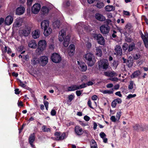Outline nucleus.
<instances>
[{
	"label": "nucleus",
	"mask_w": 148,
	"mask_h": 148,
	"mask_svg": "<svg viewBox=\"0 0 148 148\" xmlns=\"http://www.w3.org/2000/svg\"><path fill=\"white\" fill-rule=\"evenodd\" d=\"M96 50V55L99 56H101L102 55V51L101 47H97Z\"/></svg>",
	"instance_id": "nucleus-33"
},
{
	"label": "nucleus",
	"mask_w": 148,
	"mask_h": 148,
	"mask_svg": "<svg viewBox=\"0 0 148 148\" xmlns=\"http://www.w3.org/2000/svg\"><path fill=\"white\" fill-rule=\"evenodd\" d=\"M48 57L46 56H43L40 57V61L41 65L44 66L48 62Z\"/></svg>",
	"instance_id": "nucleus-15"
},
{
	"label": "nucleus",
	"mask_w": 148,
	"mask_h": 148,
	"mask_svg": "<svg viewBox=\"0 0 148 148\" xmlns=\"http://www.w3.org/2000/svg\"><path fill=\"white\" fill-rule=\"evenodd\" d=\"M66 137V134L65 133L63 132L61 133V132H60V136L58 138V140H62L65 139Z\"/></svg>",
	"instance_id": "nucleus-35"
},
{
	"label": "nucleus",
	"mask_w": 148,
	"mask_h": 148,
	"mask_svg": "<svg viewBox=\"0 0 148 148\" xmlns=\"http://www.w3.org/2000/svg\"><path fill=\"white\" fill-rule=\"evenodd\" d=\"M135 47V44L134 43H132L129 46L128 51H132Z\"/></svg>",
	"instance_id": "nucleus-37"
},
{
	"label": "nucleus",
	"mask_w": 148,
	"mask_h": 148,
	"mask_svg": "<svg viewBox=\"0 0 148 148\" xmlns=\"http://www.w3.org/2000/svg\"><path fill=\"white\" fill-rule=\"evenodd\" d=\"M40 31L38 29L35 30L32 32V37L34 39H36L38 38L40 35Z\"/></svg>",
	"instance_id": "nucleus-23"
},
{
	"label": "nucleus",
	"mask_w": 148,
	"mask_h": 148,
	"mask_svg": "<svg viewBox=\"0 0 148 148\" xmlns=\"http://www.w3.org/2000/svg\"><path fill=\"white\" fill-rule=\"evenodd\" d=\"M110 119L113 122H115L116 121H118L116 118L115 116H111L110 118Z\"/></svg>",
	"instance_id": "nucleus-50"
},
{
	"label": "nucleus",
	"mask_w": 148,
	"mask_h": 148,
	"mask_svg": "<svg viewBox=\"0 0 148 148\" xmlns=\"http://www.w3.org/2000/svg\"><path fill=\"white\" fill-rule=\"evenodd\" d=\"M135 86L136 85L134 82L132 81H130L128 86V89L130 90L133 89L134 91L136 89Z\"/></svg>",
	"instance_id": "nucleus-31"
},
{
	"label": "nucleus",
	"mask_w": 148,
	"mask_h": 148,
	"mask_svg": "<svg viewBox=\"0 0 148 148\" xmlns=\"http://www.w3.org/2000/svg\"><path fill=\"white\" fill-rule=\"evenodd\" d=\"M90 148H98L97 145L96 141L94 140H92L90 141Z\"/></svg>",
	"instance_id": "nucleus-32"
},
{
	"label": "nucleus",
	"mask_w": 148,
	"mask_h": 148,
	"mask_svg": "<svg viewBox=\"0 0 148 148\" xmlns=\"http://www.w3.org/2000/svg\"><path fill=\"white\" fill-rule=\"evenodd\" d=\"M115 94L116 95L120 97H121L122 96V95L121 94L120 91H118L116 92L115 93Z\"/></svg>",
	"instance_id": "nucleus-64"
},
{
	"label": "nucleus",
	"mask_w": 148,
	"mask_h": 148,
	"mask_svg": "<svg viewBox=\"0 0 148 148\" xmlns=\"http://www.w3.org/2000/svg\"><path fill=\"white\" fill-rule=\"evenodd\" d=\"M83 90H77L76 91V93L77 95L78 96H79L82 93Z\"/></svg>",
	"instance_id": "nucleus-48"
},
{
	"label": "nucleus",
	"mask_w": 148,
	"mask_h": 148,
	"mask_svg": "<svg viewBox=\"0 0 148 148\" xmlns=\"http://www.w3.org/2000/svg\"><path fill=\"white\" fill-rule=\"evenodd\" d=\"M140 127V125H136L133 127L134 129L135 130H138Z\"/></svg>",
	"instance_id": "nucleus-51"
},
{
	"label": "nucleus",
	"mask_w": 148,
	"mask_h": 148,
	"mask_svg": "<svg viewBox=\"0 0 148 148\" xmlns=\"http://www.w3.org/2000/svg\"><path fill=\"white\" fill-rule=\"evenodd\" d=\"M84 57L87 61L89 66H91L94 64V56L92 54L90 53H88L84 55Z\"/></svg>",
	"instance_id": "nucleus-3"
},
{
	"label": "nucleus",
	"mask_w": 148,
	"mask_h": 148,
	"mask_svg": "<svg viewBox=\"0 0 148 148\" xmlns=\"http://www.w3.org/2000/svg\"><path fill=\"white\" fill-rule=\"evenodd\" d=\"M121 116V112H119L117 113L116 115V117L118 121L119 120V119Z\"/></svg>",
	"instance_id": "nucleus-49"
},
{
	"label": "nucleus",
	"mask_w": 148,
	"mask_h": 148,
	"mask_svg": "<svg viewBox=\"0 0 148 148\" xmlns=\"http://www.w3.org/2000/svg\"><path fill=\"white\" fill-rule=\"evenodd\" d=\"M104 5V3L101 2H98L96 4L97 7L99 9L103 8Z\"/></svg>",
	"instance_id": "nucleus-39"
},
{
	"label": "nucleus",
	"mask_w": 148,
	"mask_h": 148,
	"mask_svg": "<svg viewBox=\"0 0 148 148\" xmlns=\"http://www.w3.org/2000/svg\"><path fill=\"white\" fill-rule=\"evenodd\" d=\"M105 9L107 11L110 12L114 10L115 7L113 5H109L106 6L105 8Z\"/></svg>",
	"instance_id": "nucleus-30"
},
{
	"label": "nucleus",
	"mask_w": 148,
	"mask_h": 148,
	"mask_svg": "<svg viewBox=\"0 0 148 148\" xmlns=\"http://www.w3.org/2000/svg\"><path fill=\"white\" fill-rule=\"evenodd\" d=\"M77 63L79 65V69L82 71H85L87 69V67L84 63H80L79 61H77Z\"/></svg>",
	"instance_id": "nucleus-21"
},
{
	"label": "nucleus",
	"mask_w": 148,
	"mask_h": 148,
	"mask_svg": "<svg viewBox=\"0 0 148 148\" xmlns=\"http://www.w3.org/2000/svg\"><path fill=\"white\" fill-rule=\"evenodd\" d=\"M141 74V72L139 71H136L134 72L132 74L131 77L132 78L137 77L140 76V75Z\"/></svg>",
	"instance_id": "nucleus-29"
},
{
	"label": "nucleus",
	"mask_w": 148,
	"mask_h": 148,
	"mask_svg": "<svg viewBox=\"0 0 148 148\" xmlns=\"http://www.w3.org/2000/svg\"><path fill=\"white\" fill-rule=\"evenodd\" d=\"M100 30L103 34H106L109 32L110 27L108 25L103 24L100 27Z\"/></svg>",
	"instance_id": "nucleus-7"
},
{
	"label": "nucleus",
	"mask_w": 148,
	"mask_h": 148,
	"mask_svg": "<svg viewBox=\"0 0 148 148\" xmlns=\"http://www.w3.org/2000/svg\"><path fill=\"white\" fill-rule=\"evenodd\" d=\"M99 135L100 137L102 138H105V137L106 136V134L103 132H101Z\"/></svg>",
	"instance_id": "nucleus-54"
},
{
	"label": "nucleus",
	"mask_w": 148,
	"mask_h": 148,
	"mask_svg": "<svg viewBox=\"0 0 148 148\" xmlns=\"http://www.w3.org/2000/svg\"><path fill=\"white\" fill-rule=\"evenodd\" d=\"M117 103L116 102V101L115 100H114L112 103L111 106L113 108L115 107Z\"/></svg>",
	"instance_id": "nucleus-53"
},
{
	"label": "nucleus",
	"mask_w": 148,
	"mask_h": 148,
	"mask_svg": "<svg viewBox=\"0 0 148 148\" xmlns=\"http://www.w3.org/2000/svg\"><path fill=\"white\" fill-rule=\"evenodd\" d=\"M104 75L106 76L109 77H113L115 76H117V74L114 71H108L105 72L104 73Z\"/></svg>",
	"instance_id": "nucleus-20"
},
{
	"label": "nucleus",
	"mask_w": 148,
	"mask_h": 148,
	"mask_svg": "<svg viewBox=\"0 0 148 148\" xmlns=\"http://www.w3.org/2000/svg\"><path fill=\"white\" fill-rule=\"evenodd\" d=\"M20 86L23 88H25L26 86V85L24 84L20 80Z\"/></svg>",
	"instance_id": "nucleus-58"
},
{
	"label": "nucleus",
	"mask_w": 148,
	"mask_h": 148,
	"mask_svg": "<svg viewBox=\"0 0 148 148\" xmlns=\"http://www.w3.org/2000/svg\"><path fill=\"white\" fill-rule=\"evenodd\" d=\"M51 58L52 61L55 63H59L61 60V57L58 54L56 53H53Z\"/></svg>",
	"instance_id": "nucleus-6"
},
{
	"label": "nucleus",
	"mask_w": 148,
	"mask_h": 148,
	"mask_svg": "<svg viewBox=\"0 0 148 148\" xmlns=\"http://www.w3.org/2000/svg\"><path fill=\"white\" fill-rule=\"evenodd\" d=\"M75 47L73 44L70 45L69 47L68 54L70 56H72L75 53Z\"/></svg>",
	"instance_id": "nucleus-13"
},
{
	"label": "nucleus",
	"mask_w": 148,
	"mask_h": 148,
	"mask_svg": "<svg viewBox=\"0 0 148 148\" xmlns=\"http://www.w3.org/2000/svg\"><path fill=\"white\" fill-rule=\"evenodd\" d=\"M95 17L96 19L101 21H103L105 20V17L99 13L96 14Z\"/></svg>",
	"instance_id": "nucleus-26"
},
{
	"label": "nucleus",
	"mask_w": 148,
	"mask_h": 148,
	"mask_svg": "<svg viewBox=\"0 0 148 148\" xmlns=\"http://www.w3.org/2000/svg\"><path fill=\"white\" fill-rule=\"evenodd\" d=\"M70 41V36L69 35H67L64 39L63 42V45L65 47H67Z\"/></svg>",
	"instance_id": "nucleus-27"
},
{
	"label": "nucleus",
	"mask_w": 148,
	"mask_h": 148,
	"mask_svg": "<svg viewBox=\"0 0 148 148\" xmlns=\"http://www.w3.org/2000/svg\"><path fill=\"white\" fill-rule=\"evenodd\" d=\"M74 97V96L73 95H71L69 96L68 99L70 102L71 101Z\"/></svg>",
	"instance_id": "nucleus-52"
},
{
	"label": "nucleus",
	"mask_w": 148,
	"mask_h": 148,
	"mask_svg": "<svg viewBox=\"0 0 148 148\" xmlns=\"http://www.w3.org/2000/svg\"><path fill=\"white\" fill-rule=\"evenodd\" d=\"M49 22L48 20H45L42 21L41 23V27L43 29H46L49 27Z\"/></svg>",
	"instance_id": "nucleus-16"
},
{
	"label": "nucleus",
	"mask_w": 148,
	"mask_h": 148,
	"mask_svg": "<svg viewBox=\"0 0 148 148\" xmlns=\"http://www.w3.org/2000/svg\"><path fill=\"white\" fill-rule=\"evenodd\" d=\"M140 57V55L139 53H136L134 54L133 56V58L134 60H137L139 59Z\"/></svg>",
	"instance_id": "nucleus-44"
},
{
	"label": "nucleus",
	"mask_w": 148,
	"mask_h": 148,
	"mask_svg": "<svg viewBox=\"0 0 148 148\" xmlns=\"http://www.w3.org/2000/svg\"><path fill=\"white\" fill-rule=\"evenodd\" d=\"M101 92L104 94H111L113 93V91L112 90H103L101 91Z\"/></svg>",
	"instance_id": "nucleus-42"
},
{
	"label": "nucleus",
	"mask_w": 148,
	"mask_h": 148,
	"mask_svg": "<svg viewBox=\"0 0 148 148\" xmlns=\"http://www.w3.org/2000/svg\"><path fill=\"white\" fill-rule=\"evenodd\" d=\"M115 54L118 55H121L122 53V49L120 46L116 45L114 48Z\"/></svg>",
	"instance_id": "nucleus-12"
},
{
	"label": "nucleus",
	"mask_w": 148,
	"mask_h": 148,
	"mask_svg": "<svg viewBox=\"0 0 148 148\" xmlns=\"http://www.w3.org/2000/svg\"><path fill=\"white\" fill-rule=\"evenodd\" d=\"M13 21V17L11 15H8L4 19L5 24L6 25H10L12 24Z\"/></svg>",
	"instance_id": "nucleus-10"
},
{
	"label": "nucleus",
	"mask_w": 148,
	"mask_h": 148,
	"mask_svg": "<svg viewBox=\"0 0 148 148\" xmlns=\"http://www.w3.org/2000/svg\"><path fill=\"white\" fill-rule=\"evenodd\" d=\"M66 32L64 30L62 29L61 30L59 33V40L60 41H62L65 37Z\"/></svg>",
	"instance_id": "nucleus-18"
},
{
	"label": "nucleus",
	"mask_w": 148,
	"mask_h": 148,
	"mask_svg": "<svg viewBox=\"0 0 148 148\" xmlns=\"http://www.w3.org/2000/svg\"><path fill=\"white\" fill-rule=\"evenodd\" d=\"M109 80L112 81H114V82H117L118 81V78L117 77H112V78H111L109 79Z\"/></svg>",
	"instance_id": "nucleus-56"
},
{
	"label": "nucleus",
	"mask_w": 148,
	"mask_h": 148,
	"mask_svg": "<svg viewBox=\"0 0 148 148\" xmlns=\"http://www.w3.org/2000/svg\"><path fill=\"white\" fill-rule=\"evenodd\" d=\"M4 22V19L2 17H0V26Z\"/></svg>",
	"instance_id": "nucleus-59"
},
{
	"label": "nucleus",
	"mask_w": 148,
	"mask_h": 148,
	"mask_svg": "<svg viewBox=\"0 0 148 148\" xmlns=\"http://www.w3.org/2000/svg\"><path fill=\"white\" fill-rule=\"evenodd\" d=\"M42 130L43 132H48L51 130L50 128H47L46 125H43L42 127Z\"/></svg>",
	"instance_id": "nucleus-38"
},
{
	"label": "nucleus",
	"mask_w": 148,
	"mask_h": 148,
	"mask_svg": "<svg viewBox=\"0 0 148 148\" xmlns=\"http://www.w3.org/2000/svg\"><path fill=\"white\" fill-rule=\"evenodd\" d=\"M147 75V74L146 73H144L143 75L142 76H140L139 77V79H144L146 78V76Z\"/></svg>",
	"instance_id": "nucleus-57"
},
{
	"label": "nucleus",
	"mask_w": 148,
	"mask_h": 148,
	"mask_svg": "<svg viewBox=\"0 0 148 148\" xmlns=\"http://www.w3.org/2000/svg\"><path fill=\"white\" fill-rule=\"evenodd\" d=\"M42 12L45 14L48 13L49 11L48 8L46 6H43L42 8Z\"/></svg>",
	"instance_id": "nucleus-40"
},
{
	"label": "nucleus",
	"mask_w": 148,
	"mask_h": 148,
	"mask_svg": "<svg viewBox=\"0 0 148 148\" xmlns=\"http://www.w3.org/2000/svg\"><path fill=\"white\" fill-rule=\"evenodd\" d=\"M75 27L79 35L82 34L84 33V29L88 31L90 30L88 29V26L85 25L84 23L83 22L76 24Z\"/></svg>",
	"instance_id": "nucleus-1"
},
{
	"label": "nucleus",
	"mask_w": 148,
	"mask_h": 148,
	"mask_svg": "<svg viewBox=\"0 0 148 148\" xmlns=\"http://www.w3.org/2000/svg\"><path fill=\"white\" fill-rule=\"evenodd\" d=\"M53 25L55 28H59L60 25V22L58 20L55 21L53 23Z\"/></svg>",
	"instance_id": "nucleus-34"
},
{
	"label": "nucleus",
	"mask_w": 148,
	"mask_h": 148,
	"mask_svg": "<svg viewBox=\"0 0 148 148\" xmlns=\"http://www.w3.org/2000/svg\"><path fill=\"white\" fill-rule=\"evenodd\" d=\"M40 8V4L38 3H36L32 6L31 11L34 14H37L39 12Z\"/></svg>",
	"instance_id": "nucleus-8"
},
{
	"label": "nucleus",
	"mask_w": 148,
	"mask_h": 148,
	"mask_svg": "<svg viewBox=\"0 0 148 148\" xmlns=\"http://www.w3.org/2000/svg\"><path fill=\"white\" fill-rule=\"evenodd\" d=\"M25 8L24 7L20 6L17 8L16 10V14L19 15L23 14L24 12Z\"/></svg>",
	"instance_id": "nucleus-17"
},
{
	"label": "nucleus",
	"mask_w": 148,
	"mask_h": 148,
	"mask_svg": "<svg viewBox=\"0 0 148 148\" xmlns=\"http://www.w3.org/2000/svg\"><path fill=\"white\" fill-rule=\"evenodd\" d=\"M44 30V34L45 36H48L50 35L52 32V29L50 27H49L43 29Z\"/></svg>",
	"instance_id": "nucleus-25"
},
{
	"label": "nucleus",
	"mask_w": 148,
	"mask_h": 148,
	"mask_svg": "<svg viewBox=\"0 0 148 148\" xmlns=\"http://www.w3.org/2000/svg\"><path fill=\"white\" fill-rule=\"evenodd\" d=\"M128 45L126 43H124L122 47L123 50L125 51L127 50L128 49Z\"/></svg>",
	"instance_id": "nucleus-46"
},
{
	"label": "nucleus",
	"mask_w": 148,
	"mask_h": 148,
	"mask_svg": "<svg viewBox=\"0 0 148 148\" xmlns=\"http://www.w3.org/2000/svg\"><path fill=\"white\" fill-rule=\"evenodd\" d=\"M75 134L78 135H81L83 134L82 128L78 126H76L75 127Z\"/></svg>",
	"instance_id": "nucleus-24"
},
{
	"label": "nucleus",
	"mask_w": 148,
	"mask_h": 148,
	"mask_svg": "<svg viewBox=\"0 0 148 148\" xmlns=\"http://www.w3.org/2000/svg\"><path fill=\"white\" fill-rule=\"evenodd\" d=\"M56 112L55 110L53 109L51 112V114L52 116H54L56 115Z\"/></svg>",
	"instance_id": "nucleus-55"
},
{
	"label": "nucleus",
	"mask_w": 148,
	"mask_h": 148,
	"mask_svg": "<svg viewBox=\"0 0 148 148\" xmlns=\"http://www.w3.org/2000/svg\"><path fill=\"white\" fill-rule=\"evenodd\" d=\"M60 132H56L54 134V135L56 136L55 140H58V138L60 136Z\"/></svg>",
	"instance_id": "nucleus-41"
},
{
	"label": "nucleus",
	"mask_w": 148,
	"mask_h": 148,
	"mask_svg": "<svg viewBox=\"0 0 148 148\" xmlns=\"http://www.w3.org/2000/svg\"><path fill=\"white\" fill-rule=\"evenodd\" d=\"M28 46L31 48L36 49L37 47V45L36 40H32L30 41L28 43Z\"/></svg>",
	"instance_id": "nucleus-22"
},
{
	"label": "nucleus",
	"mask_w": 148,
	"mask_h": 148,
	"mask_svg": "<svg viewBox=\"0 0 148 148\" xmlns=\"http://www.w3.org/2000/svg\"><path fill=\"white\" fill-rule=\"evenodd\" d=\"M30 30V27L26 25L22 30H19V32L21 35L24 36H27L29 34Z\"/></svg>",
	"instance_id": "nucleus-5"
},
{
	"label": "nucleus",
	"mask_w": 148,
	"mask_h": 148,
	"mask_svg": "<svg viewBox=\"0 0 148 148\" xmlns=\"http://www.w3.org/2000/svg\"><path fill=\"white\" fill-rule=\"evenodd\" d=\"M136 96V95L135 94L134 95L129 94V95L127 97V99H130Z\"/></svg>",
	"instance_id": "nucleus-47"
},
{
	"label": "nucleus",
	"mask_w": 148,
	"mask_h": 148,
	"mask_svg": "<svg viewBox=\"0 0 148 148\" xmlns=\"http://www.w3.org/2000/svg\"><path fill=\"white\" fill-rule=\"evenodd\" d=\"M98 62V67L99 69H106L108 68L109 64L107 60H101Z\"/></svg>",
	"instance_id": "nucleus-4"
},
{
	"label": "nucleus",
	"mask_w": 148,
	"mask_h": 148,
	"mask_svg": "<svg viewBox=\"0 0 148 148\" xmlns=\"http://www.w3.org/2000/svg\"><path fill=\"white\" fill-rule=\"evenodd\" d=\"M144 42L146 48H148V34L145 32L143 34L142 32L140 34Z\"/></svg>",
	"instance_id": "nucleus-9"
},
{
	"label": "nucleus",
	"mask_w": 148,
	"mask_h": 148,
	"mask_svg": "<svg viewBox=\"0 0 148 148\" xmlns=\"http://www.w3.org/2000/svg\"><path fill=\"white\" fill-rule=\"evenodd\" d=\"M70 5V3L69 1H66L63 3V5L65 8L69 6Z\"/></svg>",
	"instance_id": "nucleus-45"
},
{
	"label": "nucleus",
	"mask_w": 148,
	"mask_h": 148,
	"mask_svg": "<svg viewBox=\"0 0 148 148\" xmlns=\"http://www.w3.org/2000/svg\"><path fill=\"white\" fill-rule=\"evenodd\" d=\"M84 119L86 121H88L90 120V118L88 116L86 115L84 116Z\"/></svg>",
	"instance_id": "nucleus-60"
},
{
	"label": "nucleus",
	"mask_w": 148,
	"mask_h": 148,
	"mask_svg": "<svg viewBox=\"0 0 148 148\" xmlns=\"http://www.w3.org/2000/svg\"><path fill=\"white\" fill-rule=\"evenodd\" d=\"M38 62V59L34 57L31 60V63L33 65H36Z\"/></svg>",
	"instance_id": "nucleus-36"
},
{
	"label": "nucleus",
	"mask_w": 148,
	"mask_h": 148,
	"mask_svg": "<svg viewBox=\"0 0 148 148\" xmlns=\"http://www.w3.org/2000/svg\"><path fill=\"white\" fill-rule=\"evenodd\" d=\"M78 90V85H72L67 88V90L68 91H73Z\"/></svg>",
	"instance_id": "nucleus-28"
},
{
	"label": "nucleus",
	"mask_w": 148,
	"mask_h": 148,
	"mask_svg": "<svg viewBox=\"0 0 148 148\" xmlns=\"http://www.w3.org/2000/svg\"><path fill=\"white\" fill-rule=\"evenodd\" d=\"M123 13L124 14L126 15L129 16L130 15V12L128 11L124 10L123 11Z\"/></svg>",
	"instance_id": "nucleus-63"
},
{
	"label": "nucleus",
	"mask_w": 148,
	"mask_h": 148,
	"mask_svg": "<svg viewBox=\"0 0 148 148\" xmlns=\"http://www.w3.org/2000/svg\"><path fill=\"white\" fill-rule=\"evenodd\" d=\"M118 65V62L116 61H114L113 63V66H114L115 68L117 67Z\"/></svg>",
	"instance_id": "nucleus-61"
},
{
	"label": "nucleus",
	"mask_w": 148,
	"mask_h": 148,
	"mask_svg": "<svg viewBox=\"0 0 148 148\" xmlns=\"http://www.w3.org/2000/svg\"><path fill=\"white\" fill-rule=\"evenodd\" d=\"M33 0H27V5L29 6L31 5Z\"/></svg>",
	"instance_id": "nucleus-62"
},
{
	"label": "nucleus",
	"mask_w": 148,
	"mask_h": 148,
	"mask_svg": "<svg viewBox=\"0 0 148 148\" xmlns=\"http://www.w3.org/2000/svg\"><path fill=\"white\" fill-rule=\"evenodd\" d=\"M23 22V19L21 18H17L14 22L13 25V27H18L21 26Z\"/></svg>",
	"instance_id": "nucleus-11"
},
{
	"label": "nucleus",
	"mask_w": 148,
	"mask_h": 148,
	"mask_svg": "<svg viewBox=\"0 0 148 148\" xmlns=\"http://www.w3.org/2000/svg\"><path fill=\"white\" fill-rule=\"evenodd\" d=\"M47 46L46 41L45 40H40L38 43V47L36 50V52L38 55L41 53L46 49Z\"/></svg>",
	"instance_id": "nucleus-2"
},
{
	"label": "nucleus",
	"mask_w": 148,
	"mask_h": 148,
	"mask_svg": "<svg viewBox=\"0 0 148 148\" xmlns=\"http://www.w3.org/2000/svg\"><path fill=\"white\" fill-rule=\"evenodd\" d=\"M97 40L100 44L103 45L104 43V39L102 35L99 34L97 36Z\"/></svg>",
	"instance_id": "nucleus-19"
},
{
	"label": "nucleus",
	"mask_w": 148,
	"mask_h": 148,
	"mask_svg": "<svg viewBox=\"0 0 148 148\" xmlns=\"http://www.w3.org/2000/svg\"><path fill=\"white\" fill-rule=\"evenodd\" d=\"M87 86L86 84L85 83L83 84L79 85H78V90H80L82 88H84Z\"/></svg>",
	"instance_id": "nucleus-43"
},
{
	"label": "nucleus",
	"mask_w": 148,
	"mask_h": 148,
	"mask_svg": "<svg viewBox=\"0 0 148 148\" xmlns=\"http://www.w3.org/2000/svg\"><path fill=\"white\" fill-rule=\"evenodd\" d=\"M35 139V134L34 133L30 134L29 138V143L31 146L33 147H34L33 143Z\"/></svg>",
	"instance_id": "nucleus-14"
}]
</instances>
